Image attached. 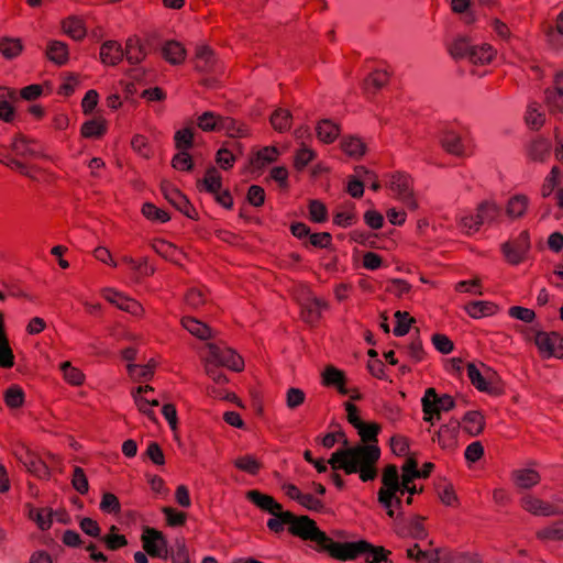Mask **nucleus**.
<instances>
[{
    "label": "nucleus",
    "instance_id": "nucleus-1",
    "mask_svg": "<svg viewBox=\"0 0 563 563\" xmlns=\"http://www.w3.org/2000/svg\"><path fill=\"white\" fill-rule=\"evenodd\" d=\"M380 450L377 444H360L335 451L328 463L333 470H342L346 474H358L362 482H369L377 476V463Z\"/></svg>",
    "mask_w": 563,
    "mask_h": 563
},
{
    "label": "nucleus",
    "instance_id": "nucleus-2",
    "mask_svg": "<svg viewBox=\"0 0 563 563\" xmlns=\"http://www.w3.org/2000/svg\"><path fill=\"white\" fill-rule=\"evenodd\" d=\"M405 492L415 495L420 489L413 483L401 486L397 467L395 465L386 466L382 475V486L377 493V500L389 518H396L400 515L402 504L400 495Z\"/></svg>",
    "mask_w": 563,
    "mask_h": 563
},
{
    "label": "nucleus",
    "instance_id": "nucleus-3",
    "mask_svg": "<svg viewBox=\"0 0 563 563\" xmlns=\"http://www.w3.org/2000/svg\"><path fill=\"white\" fill-rule=\"evenodd\" d=\"M448 52L454 59L467 58L472 65H489L497 51L488 43L473 44L467 36H456L448 45Z\"/></svg>",
    "mask_w": 563,
    "mask_h": 563
},
{
    "label": "nucleus",
    "instance_id": "nucleus-4",
    "mask_svg": "<svg viewBox=\"0 0 563 563\" xmlns=\"http://www.w3.org/2000/svg\"><path fill=\"white\" fill-rule=\"evenodd\" d=\"M391 195L410 211L419 208V202L413 191V181L410 176L402 173H395L388 177L386 183Z\"/></svg>",
    "mask_w": 563,
    "mask_h": 563
},
{
    "label": "nucleus",
    "instance_id": "nucleus-5",
    "mask_svg": "<svg viewBox=\"0 0 563 563\" xmlns=\"http://www.w3.org/2000/svg\"><path fill=\"white\" fill-rule=\"evenodd\" d=\"M466 373L472 385L479 391L489 395H500L503 393L497 384L496 373L483 363H468L466 365Z\"/></svg>",
    "mask_w": 563,
    "mask_h": 563
},
{
    "label": "nucleus",
    "instance_id": "nucleus-6",
    "mask_svg": "<svg viewBox=\"0 0 563 563\" xmlns=\"http://www.w3.org/2000/svg\"><path fill=\"white\" fill-rule=\"evenodd\" d=\"M440 142L446 153L457 157H467L474 153L475 144L466 133L462 134L452 130L444 131Z\"/></svg>",
    "mask_w": 563,
    "mask_h": 563
},
{
    "label": "nucleus",
    "instance_id": "nucleus-7",
    "mask_svg": "<svg viewBox=\"0 0 563 563\" xmlns=\"http://www.w3.org/2000/svg\"><path fill=\"white\" fill-rule=\"evenodd\" d=\"M289 531L291 534L303 540L312 541L319 547L327 541V534L322 532L317 527L316 522L307 516L295 517L292 515Z\"/></svg>",
    "mask_w": 563,
    "mask_h": 563
},
{
    "label": "nucleus",
    "instance_id": "nucleus-8",
    "mask_svg": "<svg viewBox=\"0 0 563 563\" xmlns=\"http://www.w3.org/2000/svg\"><path fill=\"white\" fill-rule=\"evenodd\" d=\"M533 341L541 357H563V336L558 332L538 331Z\"/></svg>",
    "mask_w": 563,
    "mask_h": 563
},
{
    "label": "nucleus",
    "instance_id": "nucleus-9",
    "mask_svg": "<svg viewBox=\"0 0 563 563\" xmlns=\"http://www.w3.org/2000/svg\"><path fill=\"white\" fill-rule=\"evenodd\" d=\"M207 357L218 366H225L230 369L240 372L244 368V362L240 355L229 347H221L214 344L207 346Z\"/></svg>",
    "mask_w": 563,
    "mask_h": 563
},
{
    "label": "nucleus",
    "instance_id": "nucleus-10",
    "mask_svg": "<svg viewBox=\"0 0 563 563\" xmlns=\"http://www.w3.org/2000/svg\"><path fill=\"white\" fill-rule=\"evenodd\" d=\"M545 101L550 113L560 122V125L555 128V137L559 145L556 157L563 161V95L548 89L545 91Z\"/></svg>",
    "mask_w": 563,
    "mask_h": 563
},
{
    "label": "nucleus",
    "instance_id": "nucleus-11",
    "mask_svg": "<svg viewBox=\"0 0 563 563\" xmlns=\"http://www.w3.org/2000/svg\"><path fill=\"white\" fill-rule=\"evenodd\" d=\"M501 250L510 264L518 265L525 261L530 251L529 233L527 231L520 232L515 239L506 242Z\"/></svg>",
    "mask_w": 563,
    "mask_h": 563
},
{
    "label": "nucleus",
    "instance_id": "nucleus-12",
    "mask_svg": "<svg viewBox=\"0 0 563 563\" xmlns=\"http://www.w3.org/2000/svg\"><path fill=\"white\" fill-rule=\"evenodd\" d=\"M101 295L109 303L122 311L135 317H140L144 313V308L139 301L114 288H104L101 290Z\"/></svg>",
    "mask_w": 563,
    "mask_h": 563
},
{
    "label": "nucleus",
    "instance_id": "nucleus-13",
    "mask_svg": "<svg viewBox=\"0 0 563 563\" xmlns=\"http://www.w3.org/2000/svg\"><path fill=\"white\" fill-rule=\"evenodd\" d=\"M141 540L143 549L148 555L155 558L167 556V541L161 531L146 527L143 530Z\"/></svg>",
    "mask_w": 563,
    "mask_h": 563
},
{
    "label": "nucleus",
    "instance_id": "nucleus-14",
    "mask_svg": "<svg viewBox=\"0 0 563 563\" xmlns=\"http://www.w3.org/2000/svg\"><path fill=\"white\" fill-rule=\"evenodd\" d=\"M362 547H365L364 540L357 541V542H334L332 539H330L327 536V541L321 544V549L327 550L331 556L346 561V560H353L356 556L360 555V549Z\"/></svg>",
    "mask_w": 563,
    "mask_h": 563
},
{
    "label": "nucleus",
    "instance_id": "nucleus-15",
    "mask_svg": "<svg viewBox=\"0 0 563 563\" xmlns=\"http://www.w3.org/2000/svg\"><path fill=\"white\" fill-rule=\"evenodd\" d=\"M422 410L427 413L437 412V416L441 411H449L454 408V399L450 395L439 396L433 388H428L424 396L421 399Z\"/></svg>",
    "mask_w": 563,
    "mask_h": 563
},
{
    "label": "nucleus",
    "instance_id": "nucleus-16",
    "mask_svg": "<svg viewBox=\"0 0 563 563\" xmlns=\"http://www.w3.org/2000/svg\"><path fill=\"white\" fill-rule=\"evenodd\" d=\"M59 27L65 36L75 42L84 41L88 33L85 19L75 14L63 18L59 22Z\"/></svg>",
    "mask_w": 563,
    "mask_h": 563
},
{
    "label": "nucleus",
    "instance_id": "nucleus-17",
    "mask_svg": "<svg viewBox=\"0 0 563 563\" xmlns=\"http://www.w3.org/2000/svg\"><path fill=\"white\" fill-rule=\"evenodd\" d=\"M132 396L139 410L154 420L153 408L159 405L154 389L148 385L140 386L132 393Z\"/></svg>",
    "mask_w": 563,
    "mask_h": 563
},
{
    "label": "nucleus",
    "instance_id": "nucleus-18",
    "mask_svg": "<svg viewBox=\"0 0 563 563\" xmlns=\"http://www.w3.org/2000/svg\"><path fill=\"white\" fill-rule=\"evenodd\" d=\"M346 382L345 373L333 365H327L321 372V384L325 387L336 388L341 395H347L350 393Z\"/></svg>",
    "mask_w": 563,
    "mask_h": 563
},
{
    "label": "nucleus",
    "instance_id": "nucleus-19",
    "mask_svg": "<svg viewBox=\"0 0 563 563\" xmlns=\"http://www.w3.org/2000/svg\"><path fill=\"white\" fill-rule=\"evenodd\" d=\"M124 58L122 45L113 40H108L100 45L99 59L102 65L114 67Z\"/></svg>",
    "mask_w": 563,
    "mask_h": 563
},
{
    "label": "nucleus",
    "instance_id": "nucleus-20",
    "mask_svg": "<svg viewBox=\"0 0 563 563\" xmlns=\"http://www.w3.org/2000/svg\"><path fill=\"white\" fill-rule=\"evenodd\" d=\"M455 223L460 232L467 236L476 234L483 225L475 209L459 212L455 217Z\"/></svg>",
    "mask_w": 563,
    "mask_h": 563
},
{
    "label": "nucleus",
    "instance_id": "nucleus-21",
    "mask_svg": "<svg viewBox=\"0 0 563 563\" xmlns=\"http://www.w3.org/2000/svg\"><path fill=\"white\" fill-rule=\"evenodd\" d=\"M162 191L164 197L180 212H183L189 218L194 217L191 213L194 211L191 205L189 203L188 199L177 188H175L169 183H163Z\"/></svg>",
    "mask_w": 563,
    "mask_h": 563
},
{
    "label": "nucleus",
    "instance_id": "nucleus-22",
    "mask_svg": "<svg viewBox=\"0 0 563 563\" xmlns=\"http://www.w3.org/2000/svg\"><path fill=\"white\" fill-rule=\"evenodd\" d=\"M459 430L460 422L457 420H450L446 424L441 426L437 434L438 444L444 450H453L457 445Z\"/></svg>",
    "mask_w": 563,
    "mask_h": 563
},
{
    "label": "nucleus",
    "instance_id": "nucleus-23",
    "mask_svg": "<svg viewBox=\"0 0 563 563\" xmlns=\"http://www.w3.org/2000/svg\"><path fill=\"white\" fill-rule=\"evenodd\" d=\"M529 206L530 199L527 195L515 194L507 200L505 213L509 219L518 220L527 214Z\"/></svg>",
    "mask_w": 563,
    "mask_h": 563
},
{
    "label": "nucleus",
    "instance_id": "nucleus-24",
    "mask_svg": "<svg viewBox=\"0 0 563 563\" xmlns=\"http://www.w3.org/2000/svg\"><path fill=\"white\" fill-rule=\"evenodd\" d=\"M282 152L276 146H265L256 150L250 157V165L252 168L262 170L267 165L276 162Z\"/></svg>",
    "mask_w": 563,
    "mask_h": 563
},
{
    "label": "nucleus",
    "instance_id": "nucleus-25",
    "mask_svg": "<svg viewBox=\"0 0 563 563\" xmlns=\"http://www.w3.org/2000/svg\"><path fill=\"white\" fill-rule=\"evenodd\" d=\"M475 211L483 225L494 224L498 222L501 217V209L499 205L493 199H485L481 201L476 206Z\"/></svg>",
    "mask_w": 563,
    "mask_h": 563
},
{
    "label": "nucleus",
    "instance_id": "nucleus-26",
    "mask_svg": "<svg viewBox=\"0 0 563 563\" xmlns=\"http://www.w3.org/2000/svg\"><path fill=\"white\" fill-rule=\"evenodd\" d=\"M14 365V353L5 331L4 316L0 311V367L11 368Z\"/></svg>",
    "mask_w": 563,
    "mask_h": 563
},
{
    "label": "nucleus",
    "instance_id": "nucleus-27",
    "mask_svg": "<svg viewBox=\"0 0 563 563\" xmlns=\"http://www.w3.org/2000/svg\"><path fill=\"white\" fill-rule=\"evenodd\" d=\"M46 57L54 64L63 66L69 60L68 45L58 40H49L45 51Z\"/></svg>",
    "mask_w": 563,
    "mask_h": 563
},
{
    "label": "nucleus",
    "instance_id": "nucleus-28",
    "mask_svg": "<svg viewBox=\"0 0 563 563\" xmlns=\"http://www.w3.org/2000/svg\"><path fill=\"white\" fill-rule=\"evenodd\" d=\"M511 479L518 488L529 489L540 483L541 476L537 470L523 467L514 471Z\"/></svg>",
    "mask_w": 563,
    "mask_h": 563
},
{
    "label": "nucleus",
    "instance_id": "nucleus-29",
    "mask_svg": "<svg viewBox=\"0 0 563 563\" xmlns=\"http://www.w3.org/2000/svg\"><path fill=\"white\" fill-rule=\"evenodd\" d=\"M464 310L471 318L481 319L496 314L499 307L493 301L478 300L466 303Z\"/></svg>",
    "mask_w": 563,
    "mask_h": 563
},
{
    "label": "nucleus",
    "instance_id": "nucleus-30",
    "mask_svg": "<svg viewBox=\"0 0 563 563\" xmlns=\"http://www.w3.org/2000/svg\"><path fill=\"white\" fill-rule=\"evenodd\" d=\"M246 498L260 509L267 511L271 515L279 514L280 509H283L282 505L272 496L263 494L260 490L247 492Z\"/></svg>",
    "mask_w": 563,
    "mask_h": 563
},
{
    "label": "nucleus",
    "instance_id": "nucleus-31",
    "mask_svg": "<svg viewBox=\"0 0 563 563\" xmlns=\"http://www.w3.org/2000/svg\"><path fill=\"white\" fill-rule=\"evenodd\" d=\"M162 56L172 65H180L185 62L187 52L180 42L167 41L162 46Z\"/></svg>",
    "mask_w": 563,
    "mask_h": 563
},
{
    "label": "nucleus",
    "instance_id": "nucleus-32",
    "mask_svg": "<svg viewBox=\"0 0 563 563\" xmlns=\"http://www.w3.org/2000/svg\"><path fill=\"white\" fill-rule=\"evenodd\" d=\"M316 135L322 143H333L340 135V126L331 120H320L316 125Z\"/></svg>",
    "mask_w": 563,
    "mask_h": 563
},
{
    "label": "nucleus",
    "instance_id": "nucleus-33",
    "mask_svg": "<svg viewBox=\"0 0 563 563\" xmlns=\"http://www.w3.org/2000/svg\"><path fill=\"white\" fill-rule=\"evenodd\" d=\"M521 506L526 511L539 516H550L555 512L552 505L532 495L525 496L521 499Z\"/></svg>",
    "mask_w": 563,
    "mask_h": 563
},
{
    "label": "nucleus",
    "instance_id": "nucleus-34",
    "mask_svg": "<svg viewBox=\"0 0 563 563\" xmlns=\"http://www.w3.org/2000/svg\"><path fill=\"white\" fill-rule=\"evenodd\" d=\"M460 426H462L466 433L475 437L483 432L485 427V419L483 413L479 411H468L464 415Z\"/></svg>",
    "mask_w": 563,
    "mask_h": 563
},
{
    "label": "nucleus",
    "instance_id": "nucleus-35",
    "mask_svg": "<svg viewBox=\"0 0 563 563\" xmlns=\"http://www.w3.org/2000/svg\"><path fill=\"white\" fill-rule=\"evenodd\" d=\"M124 56L131 64H139L146 57V51L139 37H130L126 40Z\"/></svg>",
    "mask_w": 563,
    "mask_h": 563
},
{
    "label": "nucleus",
    "instance_id": "nucleus-36",
    "mask_svg": "<svg viewBox=\"0 0 563 563\" xmlns=\"http://www.w3.org/2000/svg\"><path fill=\"white\" fill-rule=\"evenodd\" d=\"M327 309V303L319 298H309L303 305L302 316L306 322L316 323L321 318L322 312Z\"/></svg>",
    "mask_w": 563,
    "mask_h": 563
},
{
    "label": "nucleus",
    "instance_id": "nucleus-37",
    "mask_svg": "<svg viewBox=\"0 0 563 563\" xmlns=\"http://www.w3.org/2000/svg\"><path fill=\"white\" fill-rule=\"evenodd\" d=\"M181 325L186 329L191 335L200 339L208 340L212 336L211 329L203 322L198 319L191 317H184L181 319Z\"/></svg>",
    "mask_w": 563,
    "mask_h": 563
},
{
    "label": "nucleus",
    "instance_id": "nucleus-38",
    "mask_svg": "<svg viewBox=\"0 0 563 563\" xmlns=\"http://www.w3.org/2000/svg\"><path fill=\"white\" fill-rule=\"evenodd\" d=\"M219 131L225 132L230 137H246L250 135L247 125L229 117H221Z\"/></svg>",
    "mask_w": 563,
    "mask_h": 563
},
{
    "label": "nucleus",
    "instance_id": "nucleus-39",
    "mask_svg": "<svg viewBox=\"0 0 563 563\" xmlns=\"http://www.w3.org/2000/svg\"><path fill=\"white\" fill-rule=\"evenodd\" d=\"M269 122L273 129L279 133L290 130L292 123V115L288 109L278 108L269 117Z\"/></svg>",
    "mask_w": 563,
    "mask_h": 563
},
{
    "label": "nucleus",
    "instance_id": "nucleus-40",
    "mask_svg": "<svg viewBox=\"0 0 563 563\" xmlns=\"http://www.w3.org/2000/svg\"><path fill=\"white\" fill-rule=\"evenodd\" d=\"M15 98V91L7 87H0V120L11 122L14 118V108L9 102Z\"/></svg>",
    "mask_w": 563,
    "mask_h": 563
},
{
    "label": "nucleus",
    "instance_id": "nucleus-41",
    "mask_svg": "<svg viewBox=\"0 0 563 563\" xmlns=\"http://www.w3.org/2000/svg\"><path fill=\"white\" fill-rule=\"evenodd\" d=\"M316 157V151L307 144L302 143L295 151L292 166L297 172H302Z\"/></svg>",
    "mask_w": 563,
    "mask_h": 563
},
{
    "label": "nucleus",
    "instance_id": "nucleus-42",
    "mask_svg": "<svg viewBox=\"0 0 563 563\" xmlns=\"http://www.w3.org/2000/svg\"><path fill=\"white\" fill-rule=\"evenodd\" d=\"M365 547L360 549V555H363L367 563L387 562L390 552L383 547H375L364 541Z\"/></svg>",
    "mask_w": 563,
    "mask_h": 563
},
{
    "label": "nucleus",
    "instance_id": "nucleus-43",
    "mask_svg": "<svg viewBox=\"0 0 563 563\" xmlns=\"http://www.w3.org/2000/svg\"><path fill=\"white\" fill-rule=\"evenodd\" d=\"M341 150L352 158H360L366 152L365 143L356 136H345L340 143Z\"/></svg>",
    "mask_w": 563,
    "mask_h": 563
},
{
    "label": "nucleus",
    "instance_id": "nucleus-44",
    "mask_svg": "<svg viewBox=\"0 0 563 563\" xmlns=\"http://www.w3.org/2000/svg\"><path fill=\"white\" fill-rule=\"evenodd\" d=\"M23 51V43L18 37H2L0 40V54L8 59L18 57Z\"/></svg>",
    "mask_w": 563,
    "mask_h": 563
},
{
    "label": "nucleus",
    "instance_id": "nucleus-45",
    "mask_svg": "<svg viewBox=\"0 0 563 563\" xmlns=\"http://www.w3.org/2000/svg\"><path fill=\"white\" fill-rule=\"evenodd\" d=\"M153 247L157 254L168 261L179 263L181 260L183 253L174 244L165 240H156L153 243Z\"/></svg>",
    "mask_w": 563,
    "mask_h": 563
},
{
    "label": "nucleus",
    "instance_id": "nucleus-46",
    "mask_svg": "<svg viewBox=\"0 0 563 563\" xmlns=\"http://www.w3.org/2000/svg\"><path fill=\"white\" fill-rule=\"evenodd\" d=\"M107 131V121L102 118L91 119L86 121L80 129V133L84 137H100Z\"/></svg>",
    "mask_w": 563,
    "mask_h": 563
},
{
    "label": "nucleus",
    "instance_id": "nucleus-47",
    "mask_svg": "<svg viewBox=\"0 0 563 563\" xmlns=\"http://www.w3.org/2000/svg\"><path fill=\"white\" fill-rule=\"evenodd\" d=\"M63 378L66 383L73 386H81L85 383V374L78 367L73 366L68 361L59 365Z\"/></svg>",
    "mask_w": 563,
    "mask_h": 563
},
{
    "label": "nucleus",
    "instance_id": "nucleus-48",
    "mask_svg": "<svg viewBox=\"0 0 563 563\" xmlns=\"http://www.w3.org/2000/svg\"><path fill=\"white\" fill-rule=\"evenodd\" d=\"M3 399L10 409H19L24 405L25 394L19 385H11L4 390Z\"/></svg>",
    "mask_w": 563,
    "mask_h": 563
},
{
    "label": "nucleus",
    "instance_id": "nucleus-49",
    "mask_svg": "<svg viewBox=\"0 0 563 563\" xmlns=\"http://www.w3.org/2000/svg\"><path fill=\"white\" fill-rule=\"evenodd\" d=\"M389 80V75L386 70L377 69L372 71L364 81V88L368 92H376L382 89Z\"/></svg>",
    "mask_w": 563,
    "mask_h": 563
},
{
    "label": "nucleus",
    "instance_id": "nucleus-50",
    "mask_svg": "<svg viewBox=\"0 0 563 563\" xmlns=\"http://www.w3.org/2000/svg\"><path fill=\"white\" fill-rule=\"evenodd\" d=\"M29 517L33 520L41 530H46L51 527L53 521V511L49 508H29Z\"/></svg>",
    "mask_w": 563,
    "mask_h": 563
},
{
    "label": "nucleus",
    "instance_id": "nucleus-51",
    "mask_svg": "<svg viewBox=\"0 0 563 563\" xmlns=\"http://www.w3.org/2000/svg\"><path fill=\"white\" fill-rule=\"evenodd\" d=\"M200 185L206 191L218 194L222 189V177L214 167H211L207 169Z\"/></svg>",
    "mask_w": 563,
    "mask_h": 563
},
{
    "label": "nucleus",
    "instance_id": "nucleus-52",
    "mask_svg": "<svg viewBox=\"0 0 563 563\" xmlns=\"http://www.w3.org/2000/svg\"><path fill=\"white\" fill-rule=\"evenodd\" d=\"M195 129L190 125L176 131L174 142L177 150L188 151L194 144Z\"/></svg>",
    "mask_w": 563,
    "mask_h": 563
},
{
    "label": "nucleus",
    "instance_id": "nucleus-53",
    "mask_svg": "<svg viewBox=\"0 0 563 563\" xmlns=\"http://www.w3.org/2000/svg\"><path fill=\"white\" fill-rule=\"evenodd\" d=\"M121 262L125 264L132 272H134L137 276H150L153 274L154 269L148 266L146 258L135 260L131 256H123Z\"/></svg>",
    "mask_w": 563,
    "mask_h": 563
},
{
    "label": "nucleus",
    "instance_id": "nucleus-54",
    "mask_svg": "<svg viewBox=\"0 0 563 563\" xmlns=\"http://www.w3.org/2000/svg\"><path fill=\"white\" fill-rule=\"evenodd\" d=\"M233 464L238 470L251 475L257 474L261 470V462L251 454L238 456Z\"/></svg>",
    "mask_w": 563,
    "mask_h": 563
},
{
    "label": "nucleus",
    "instance_id": "nucleus-55",
    "mask_svg": "<svg viewBox=\"0 0 563 563\" xmlns=\"http://www.w3.org/2000/svg\"><path fill=\"white\" fill-rule=\"evenodd\" d=\"M417 461L412 457H409L405 464L401 466V475L399 476V482L401 486H407V484H412L416 478L420 477V471L417 467Z\"/></svg>",
    "mask_w": 563,
    "mask_h": 563
},
{
    "label": "nucleus",
    "instance_id": "nucleus-56",
    "mask_svg": "<svg viewBox=\"0 0 563 563\" xmlns=\"http://www.w3.org/2000/svg\"><path fill=\"white\" fill-rule=\"evenodd\" d=\"M537 538L542 542H552L563 539V522L553 523L537 531Z\"/></svg>",
    "mask_w": 563,
    "mask_h": 563
},
{
    "label": "nucleus",
    "instance_id": "nucleus-57",
    "mask_svg": "<svg viewBox=\"0 0 563 563\" xmlns=\"http://www.w3.org/2000/svg\"><path fill=\"white\" fill-rule=\"evenodd\" d=\"M131 147L139 156L150 159L154 152L146 136L135 134L131 140Z\"/></svg>",
    "mask_w": 563,
    "mask_h": 563
},
{
    "label": "nucleus",
    "instance_id": "nucleus-58",
    "mask_svg": "<svg viewBox=\"0 0 563 563\" xmlns=\"http://www.w3.org/2000/svg\"><path fill=\"white\" fill-rule=\"evenodd\" d=\"M197 67L201 70H208L216 62L213 51L207 45H200L196 49Z\"/></svg>",
    "mask_w": 563,
    "mask_h": 563
},
{
    "label": "nucleus",
    "instance_id": "nucleus-59",
    "mask_svg": "<svg viewBox=\"0 0 563 563\" xmlns=\"http://www.w3.org/2000/svg\"><path fill=\"white\" fill-rule=\"evenodd\" d=\"M156 364L150 361L147 364H128L126 368L133 379H147L154 374Z\"/></svg>",
    "mask_w": 563,
    "mask_h": 563
},
{
    "label": "nucleus",
    "instance_id": "nucleus-60",
    "mask_svg": "<svg viewBox=\"0 0 563 563\" xmlns=\"http://www.w3.org/2000/svg\"><path fill=\"white\" fill-rule=\"evenodd\" d=\"M221 115L214 112H205L197 118V125L205 132L219 131Z\"/></svg>",
    "mask_w": 563,
    "mask_h": 563
},
{
    "label": "nucleus",
    "instance_id": "nucleus-61",
    "mask_svg": "<svg viewBox=\"0 0 563 563\" xmlns=\"http://www.w3.org/2000/svg\"><path fill=\"white\" fill-rule=\"evenodd\" d=\"M454 289L460 294H470L474 296L483 295V286L479 278L475 277L470 280H462L455 284Z\"/></svg>",
    "mask_w": 563,
    "mask_h": 563
},
{
    "label": "nucleus",
    "instance_id": "nucleus-62",
    "mask_svg": "<svg viewBox=\"0 0 563 563\" xmlns=\"http://www.w3.org/2000/svg\"><path fill=\"white\" fill-rule=\"evenodd\" d=\"M363 444L374 443L376 444V437L380 430V427L374 422H363L361 426L356 428Z\"/></svg>",
    "mask_w": 563,
    "mask_h": 563
},
{
    "label": "nucleus",
    "instance_id": "nucleus-63",
    "mask_svg": "<svg viewBox=\"0 0 563 563\" xmlns=\"http://www.w3.org/2000/svg\"><path fill=\"white\" fill-rule=\"evenodd\" d=\"M185 302L188 307L198 309L207 302V295L201 288L192 287L185 295Z\"/></svg>",
    "mask_w": 563,
    "mask_h": 563
},
{
    "label": "nucleus",
    "instance_id": "nucleus-64",
    "mask_svg": "<svg viewBox=\"0 0 563 563\" xmlns=\"http://www.w3.org/2000/svg\"><path fill=\"white\" fill-rule=\"evenodd\" d=\"M464 558L460 555H448L438 550H430L428 559L423 563H462Z\"/></svg>",
    "mask_w": 563,
    "mask_h": 563
}]
</instances>
